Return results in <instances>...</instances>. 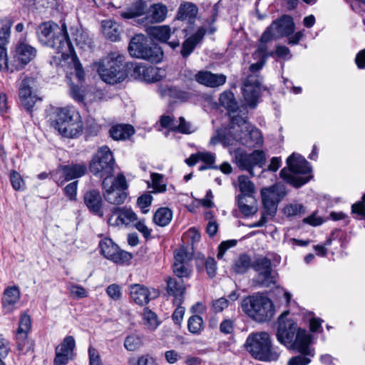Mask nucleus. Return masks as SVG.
<instances>
[{"label": "nucleus", "instance_id": "1", "mask_svg": "<svg viewBox=\"0 0 365 365\" xmlns=\"http://www.w3.org/2000/svg\"><path fill=\"white\" fill-rule=\"evenodd\" d=\"M289 315V311H284L278 317L277 339L289 349L306 351L307 344L310 343V335L305 329L299 327L294 319Z\"/></svg>", "mask_w": 365, "mask_h": 365}, {"label": "nucleus", "instance_id": "2", "mask_svg": "<svg viewBox=\"0 0 365 365\" xmlns=\"http://www.w3.org/2000/svg\"><path fill=\"white\" fill-rule=\"evenodd\" d=\"M38 41L43 45L51 47L62 56L73 54L74 48L68 37L65 23L60 27L53 21L41 24L36 31Z\"/></svg>", "mask_w": 365, "mask_h": 365}, {"label": "nucleus", "instance_id": "3", "mask_svg": "<svg viewBox=\"0 0 365 365\" xmlns=\"http://www.w3.org/2000/svg\"><path fill=\"white\" fill-rule=\"evenodd\" d=\"M245 346L255 359L262 361H277L281 354L277 346H272L271 336L266 331L250 334Z\"/></svg>", "mask_w": 365, "mask_h": 365}, {"label": "nucleus", "instance_id": "4", "mask_svg": "<svg viewBox=\"0 0 365 365\" xmlns=\"http://www.w3.org/2000/svg\"><path fill=\"white\" fill-rule=\"evenodd\" d=\"M241 307L249 317L259 323L270 321L274 314L273 302L260 293L245 297L241 302Z\"/></svg>", "mask_w": 365, "mask_h": 365}, {"label": "nucleus", "instance_id": "5", "mask_svg": "<svg viewBox=\"0 0 365 365\" xmlns=\"http://www.w3.org/2000/svg\"><path fill=\"white\" fill-rule=\"evenodd\" d=\"M167 14V6L160 3L151 5L146 12L145 5L143 3L135 4L126 11L120 12L123 19H133L137 24L145 26L150 24L163 22L166 19Z\"/></svg>", "mask_w": 365, "mask_h": 365}, {"label": "nucleus", "instance_id": "6", "mask_svg": "<svg viewBox=\"0 0 365 365\" xmlns=\"http://www.w3.org/2000/svg\"><path fill=\"white\" fill-rule=\"evenodd\" d=\"M287 168H284L279 173L280 178L295 187L307 183L311 175L302 176L312 171L309 163L299 154L293 153L287 159Z\"/></svg>", "mask_w": 365, "mask_h": 365}, {"label": "nucleus", "instance_id": "7", "mask_svg": "<svg viewBox=\"0 0 365 365\" xmlns=\"http://www.w3.org/2000/svg\"><path fill=\"white\" fill-rule=\"evenodd\" d=\"M125 56L118 51L110 53L101 63L98 72L101 79L107 83L115 84L125 79Z\"/></svg>", "mask_w": 365, "mask_h": 365}, {"label": "nucleus", "instance_id": "8", "mask_svg": "<svg viewBox=\"0 0 365 365\" xmlns=\"http://www.w3.org/2000/svg\"><path fill=\"white\" fill-rule=\"evenodd\" d=\"M128 52L133 57L142 58L152 63H159L163 59V52L157 44H150L143 34L135 35L130 41Z\"/></svg>", "mask_w": 365, "mask_h": 365}, {"label": "nucleus", "instance_id": "9", "mask_svg": "<svg viewBox=\"0 0 365 365\" xmlns=\"http://www.w3.org/2000/svg\"><path fill=\"white\" fill-rule=\"evenodd\" d=\"M231 128L234 131V138L247 146L262 145L263 140L259 129L251 125L246 117L239 115L231 117Z\"/></svg>", "mask_w": 365, "mask_h": 365}, {"label": "nucleus", "instance_id": "10", "mask_svg": "<svg viewBox=\"0 0 365 365\" xmlns=\"http://www.w3.org/2000/svg\"><path fill=\"white\" fill-rule=\"evenodd\" d=\"M265 61L266 60L259 58L257 63L251 64L250 70L252 73L249 75L243 83L242 93L244 99L247 105L252 108L256 106L261 91L260 77L257 74V72L262 68Z\"/></svg>", "mask_w": 365, "mask_h": 365}, {"label": "nucleus", "instance_id": "11", "mask_svg": "<svg viewBox=\"0 0 365 365\" xmlns=\"http://www.w3.org/2000/svg\"><path fill=\"white\" fill-rule=\"evenodd\" d=\"M105 200L113 205L123 204L127 198L128 184L125 177L118 174L115 178L106 177L102 183Z\"/></svg>", "mask_w": 365, "mask_h": 365}, {"label": "nucleus", "instance_id": "12", "mask_svg": "<svg viewBox=\"0 0 365 365\" xmlns=\"http://www.w3.org/2000/svg\"><path fill=\"white\" fill-rule=\"evenodd\" d=\"M115 160L108 146L100 148L90 164V170L100 178H110L113 172Z\"/></svg>", "mask_w": 365, "mask_h": 365}, {"label": "nucleus", "instance_id": "13", "mask_svg": "<svg viewBox=\"0 0 365 365\" xmlns=\"http://www.w3.org/2000/svg\"><path fill=\"white\" fill-rule=\"evenodd\" d=\"M37 53L36 48L30 44L19 41L11 51L10 59L11 71L24 68L29 62L34 59Z\"/></svg>", "mask_w": 365, "mask_h": 365}, {"label": "nucleus", "instance_id": "14", "mask_svg": "<svg viewBox=\"0 0 365 365\" xmlns=\"http://www.w3.org/2000/svg\"><path fill=\"white\" fill-rule=\"evenodd\" d=\"M295 25L292 18L283 15L274 20L262 34L263 41H272L284 36H289L294 31Z\"/></svg>", "mask_w": 365, "mask_h": 365}, {"label": "nucleus", "instance_id": "15", "mask_svg": "<svg viewBox=\"0 0 365 365\" xmlns=\"http://www.w3.org/2000/svg\"><path fill=\"white\" fill-rule=\"evenodd\" d=\"M262 201L267 215L274 216L277 209L278 203L287 195L284 184L278 182L261 190Z\"/></svg>", "mask_w": 365, "mask_h": 365}, {"label": "nucleus", "instance_id": "16", "mask_svg": "<svg viewBox=\"0 0 365 365\" xmlns=\"http://www.w3.org/2000/svg\"><path fill=\"white\" fill-rule=\"evenodd\" d=\"M265 155L263 151L255 150L252 153H247L241 149L235 151V163L240 170H247L251 175H254L253 168H260L264 164Z\"/></svg>", "mask_w": 365, "mask_h": 365}, {"label": "nucleus", "instance_id": "17", "mask_svg": "<svg viewBox=\"0 0 365 365\" xmlns=\"http://www.w3.org/2000/svg\"><path fill=\"white\" fill-rule=\"evenodd\" d=\"M37 83L34 78L26 76L19 84V96L22 106L30 111L38 98L36 94Z\"/></svg>", "mask_w": 365, "mask_h": 365}, {"label": "nucleus", "instance_id": "18", "mask_svg": "<svg viewBox=\"0 0 365 365\" xmlns=\"http://www.w3.org/2000/svg\"><path fill=\"white\" fill-rule=\"evenodd\" d=\"M101 253L106 259L116 264H123L132 259V255L120 250L116 244L110 238H104L100 242Z\"/></svg>", "mask_w": 365, "mask_h": 365}, {"label": "nucleus", "instance_id": "19", "mask_svg": "<svg viewBox=\"0 0 365 365\" xmlns=\"http://www.w3.org/2000/svg\"><path fill=\"white\" fill-rule=\"evenodd\" d=\"M13 21L9 18L0 19V71H11L10 61L8 59L4 46L10 37V30Z\"/></svg>", "mask_w": 365, "mask_h": 365}, {"label": "nucleus", "instance_id": "20", "mask_svg": "<svg viewBox=\"0 0 365 365\" xmlns=\"http://www.w3.org/2000/svg\"><path fill=\"white\" fill-rule=\"evenodd\" d=\"M76 341L73 336H67L56 347L53 365H66L73 359Z\"/></svg>", "mask_w": 365, "mask_h": 365}, {"label": "nucleus", "instance_id": "21", "mask_svg": "<svg viewBox=\"0 0 365 365\" xmlns=\"http://www.w3.org/2000/svg\"><path fill=\"white\" fill-rule=\"evenodd\" d=\"M132 76L138 80L146 82H155L160 81L165 76V71L162 68L148 66L145 63H136L133 66Z\"/></svg>", "mask_w": 365, "mask_h": 365}, {"label": "nucleus", "instance_id": "22", "mask_svg": "<svg viewBox=\"0 0 365 365\" xmlns=\"http://www.w3.org/2000/svg\"><path fill=\"white\" fill-rule=\"evenodd\" d=\"M138 220L137 215L132 209L123 207H114L108 220V223L114 227L128 225Z\"/></svg>", "mask_w": 365, "mask_h": 365}, {"label": "nucleus", "instance_id": "23", "mask_svg": "<svg viewBox=\"0 0 365 365\" xmlns=\"http://www.w3.org/2000/svg\"><path fill=\"white\" fill-rule=\"evenodd\" d=\"M195 80L209 88H216L226 83L227 77L222 73H212L209 71H200L195 75Z\"/></svg>", "mask_w": 365, "mask_h": 365}, {"label": "nucleus", "instance_id": "24", "mask_svg": "<svg viewBox=\"0 0 365 365\" xmlns=\"http://www.w3.org/2000/svg\"><path fill=\"white\" fill-rule=\"evenodd\" d=\"M21 297V292L17 286L6 287L1 298L2 309L4 313H11L16 309V305Z\"/></svg>", "mask_w": 365, "mask_h": 365}, {"label": "nucleus", "instance_id": "25", "mask_svg": "<svg viewBox=\"0 0 365 365\" xmlns=\"http://www.w3.org/2000/svg\"><path fill=\"white\" fill-rule=\"evenodd\" d=\"M83 128V124L79 114L76 117H74L73 120L63 124L62 126L58 127L56 130L63 137L75 138L82 133Z\"/></svg>", "mask_w": 365, "mask_h": 365}, {"label": "nucleus", "instance_id": "26", "mask_svg": "<svg viewBox=\"0 0 365 365\" xmlns=\"http://www.w3.org/2000/svg\"><path fill=\"white\" fill-rule=\"evenodd\" d=\"M84 202L93 214L102 217L103 216V200L99 191L93 190L84 195Z\"/></svg>", "mask_w": 365, "mask_h": 365}, {"label": "nucleus", "instance_id": "27", "mask_svg": "<svg viewBox=\"0 0 365 365\" xmlns=\"http://www.w3.org/2000/svg\"><path fill=\"white\" fill-rule=\"evenodd\" d=\"M167 291L169 294L174 297V303L180 305L183 299L185 292V286L182 279L169 278L167 280Z\"/></svg>", "mask_w": 365, "mask_h": 365}, {"label": "nucleus", "instance_id": "28", "mask_svg": "<svg viewBox=\"0 0 365 365\" xmlns=\"http://www.w3.org/2000/svg\"><path fill=\"white\" fill-rule=\"evenodd\" d=\"M198 13L197 6L192 2L182 3L177 13V19L180 21H185L189 24H192L197 18Z\"/></svg>", "mask_w": 365, "mask_h": 365}, {"label": "nucleus", "instance_id": "29", "mask_svg": "<svg viewBox=\"0 0 365 365\" xmlns=\"http://www.w3.org/2000/svg\"><path fill=\"white\" fill-rule=\"evenodd\" d=\"M205 34V29L203 27H200L192 36L183 42L180 53L184 58L190 55L197 44L202 41Z\"/></svg>", "mask_w": 365, "mask_h": 365}, {"label": "nucleus", "instance_id": "30", "mask_svg": "<svg viewBox=\"0 0 365 365\" xmlns=\"http://www.w3.org/2000/svg\"><path fill=\"white\" fill-rule=\"evenodd\" d=\"M79 115L78 112L72 107L58 108L55 110V120L53 121V126L56 129L63 124L73 120L74 117Z\"/></svg>", "mask_w": 365, "mask_h": 365}, {"label": "nucleus", "instance_id": "31", "mask_svg": "<svg viewBox=\"0 0 365 365\" xmlns=\"http://www.w3.org/2000/svg\"><path fill=\"white\" fill-rule=\"evenodd\" d=\"M130 295L132 299L139 305H143L150 301V292L143 285L135 284L130 286Z\"/></svg>", "mask_w": 365, "mask_h": 365}, {"label": "nucleus", "instance_id": "32", "mask_svg": "<svg viewBox=\"0 0 365 365\" xmlns=\"http://www.w3.org/2000/svg\"><path fill=\"white\" fill-rule=\"evenodd\" d=\"M66 180H71L84 175L87 170L84 163H71L61 168Z\"/></svg>", "mask_w": 365, "mask_h": 365}, {"label": "nucleus", "instance_id": "33", "mask_svg": "<svg viewBox=\"0 0 365 365\" xmlns=\"http://www.w3.org/2000/svg\"><path fill=\"white\" fill-rule=\"evenodd\" d=\"M148 34L153 38L162 43H166L170 38L172 33L175 29H172L168 25L150 26L147 29Z\"/></svg>", "mask_w": 365, "mask_h": 365}, {"label": "nucleus", "instance_id": "34", "mask_svg": "<svg viewBox=\"0 0 365 365\" xmlns=\"http://www.w3.org/2000/svg\"><path fill=\"white\" fill-rule=\"evenodd\" d=\"M104 36L111 41H118L120 38L121 30L120 26L111 19L104 20L101 23Z\"/></svg>", "mask_w": 365, "mask_h": 365}, {"label": "nucleus", "instance_id": "35", "mask_svg": "<svg viewBox=\"0 0 365 365\" xmlns=\"http://www.w3.org/2000/svg\"><path fill=\"white\" fill-rule=\"evenodd\" d=\"M237 205L240 212L245 216L252 215L257 211L253 196L238 195Z\"/></svg>", "mask_w": 365, "mask_h": 365}, {"label": "nucleus", "instance_id": "36", "mask_svg": "<svg viewBox=\"0 0 365 365\" xmlns=\"http://www.w3.org/2000/svg\"><path fill=\"white\" fill-rule=\"evenodd\" d=\"M110 137L115 140H123L134 134V129L130 125H116L110 129Z\"/></svg>", "mask_w": 365, "mask_h": 365}, {"label": "nucleus", "instance_id": "37", "mask_svg": "<svg viewBox=\"0 0 365 365\" xmlns=\"http://www.w3.org/2000/svg\"><path fill=\"white\" fill-rule=\"evenodd\" d=\"M71 34L72 40L76 43V46L80 48H84L86 46H90L91 41L88 34L82 29L71 28Z\"/></svg>", "mask_w": 365, "mask_h": 365}, {"label": "nucleus", "instance_id": "38", "mask_svg": "<svg viewBox=\"0 0 365 365\" xmlns=\"http://www.w3.org/2000/svg\"><path fill=\"white\" fill-rule=\"evenodd\" d=\"M173 217L172 211L167 207L159 208L153 216L154 222L161 227L168 225Z\"/></svg>", "mask_w": 365, "mask_h": 365}, {"label": "nucleus", "instance_id": "39", "mask_svg": "<svg viewBox=\"0 0 365 365\" xmlns=\"http://www.w3.org/2000/svg\"><path fill=\"white\" fill-rule=\"evenodd\" d=\"M299 355L294 356L289 360L288 365H307L311 361V358L314 356L313 350L307 344V350L306 351H299Z\"/></svg>", "mask_w": 365, "mask_h": 365}, {"label": "nucleus", "instance_id": "40", "mask_svg": "<svg viewBox=\"0 0 365 365\" xmlns=\"http://www.w3.org/2000/svg\"><path fill=\"white\" fill-rule=\"evenodd\" d=\"M143 322L145 327L151 331L158 328L160 321L155 313L148 308H145L143 312Z\"/></svg>", "mask_w": 365, "mask_h": 365}, {"label": "nucleus", "instance_id": "41", "mask_svg": "<svg viewBox=\"0 0 365 365\" xmlns=\"http://www.w3.org/2000/svg\"><path fill=\"white\" fill-rule=\"evenodd\" d=\"M220 103L230 112H235L237 108V103L235 100L234 94L231 91H225L220 94Z\"/></svg>", "mask_w": 365, "mask_h": 365}, {"label": "nucleus", "instance_id": "42", "mask_svg": "<svg viewBox=\"0 0 365 365\" xmlns=\"http://www.w3.org/2000/svg\"><path fill=\"white\" fill-rule=\"evenodd\" d=\"M16 343L18 350L24 354L34 350V341L28 338V335L16 334Z\"/></svg>", "mask_w": 365, "mask_h": 365}, {"label": "nucleus", "instance_id": "43", "mask_svg": "<svg viewBox=\"0 0 365 365\" xmlns=\"http://www.w3.org/2000/svg\"><path fill=\"white\" fill-rule=\"evenodd\" d=\"M251 267H252V264L250 257L247 255H242L235 260L233 269L238 274H243Z\"/></svg>", "mask_w": 365, "mask_h": 365}, {"label": "nucleus", "instance_id": "44", "mask_svg": "<svg viewBox=\"0 0 365 365\" xmlns=\"http://www.w3.org/2000/svg\"><path fill=\"white\" fill-rule=\"evenodd\" d=\"M239 188L241 194L239 195L252 196L255 192V185L245 175L238 177Z\"/></svg>", "mask_w": 365, "mask_h": 365}, {"label": "nucleus", "instance_id": "45", "mask_svg": "<svg viewBox=\"0 0 365 365\" xmlns=\"http://www.w3.org/2000/svg\"><path fill=\"white\" fill-rule=\"evenodd\" d=\"M196 130L197 127L187 121L183 117H180L176 125L173 127V131L182 134H191Z\"/></svg>", "mask_w": 365, "mask_h": 365}, {"label": "nucleus", "instance_id": "46", "mask_svg": "<svg viewBox=\"0 0 365 365\" xmlns=\"http://www.w3.org/2000/svg\"><path fill=\"white\" fill-rule=\"evenodd\" d=\"M283 211L287 217H291L303 214L304 208L302 204L294 202L284 206Z\"/></svg>", "mask_w": 365, "mask_h": 365}, {"label": "nucleus", "instance_id": "47", "mask_svg": "<svg viewBox=\"0 0 365 365\" xmlns=\"http://www.w3.org/2000/svg\"><path fill=\"white\" fill-rule=\"evenodd\" d=\"M255 282L260 287H268L274 283V277L272 275V270L257 273Z\"/></svg>", "mask_w": 365, "mask_h": 365}, {"label": "nucleus", "instance_id": "48", "mask_svg": "<svg viewBox=\"0 0 365 365\" xmlns=\"http://www.w3.org/2000/svg\"><path fill=\"white\" fill-rule=\"evenodd\" d=\"M188 330L192 334H199L203 329V320L198 315L190 317L187 322Z\"/></svg>", "mask_w": 365, "mask_h": 365}, {"label": "nucleus", "instance_id": "49", "mask_svg": "<svg viewBox=\"0 0 365 365\" xmlns=\"http://www.w3.org/2000/svg\"><path fill=\"white\" fill-rule=\"evenodd\" d=\"M142 339L137 335H129L124 341V347L129 351H133L142 346Z\"/></svg>", "mask_w": 365, "mask_h": 365}, {"label": "nucleus", "instance_id": "50", "mask_svg": "<svg viewBox=\"0 0 365 365\" xmlns=\"http://www.w3.org/2000/svg\"><path fill=\"white\" fill-rule=\"evenodd\" d=\"M173 271L177 278L182 279L183 277L188 278L192 272L191 268L188 264H180L179 262H174Z\"/></svg>", "mask_w": 365, "mask_h": 365}, {"label": "nucleus", "instance_id": "51", "mask_svg": "<svg viewBox=\"0 0 365 365\" xmlns=\"http://www.w3.org/2000/svg\"><path fill=\"white\" fill-rule=\"evenodd\" d=\"M10 181L12 187L17 191L24 190L25 189V182L20 173L15 170L10 173Z\"/></svg>", "mask_w": 365, "mask_h": 365}, {"label": "nucleus", "instance_id": "52", "mask_svg": "<svg viewBox=\"0 0 365 365\" xmlns=\"http://www.w3.org/2000/svg\"><path fill=\"white\" fill-rule=\"evenodd\" d=\"M252 268L257 273L272 270L271 262L267 257L258 258L253 264Z\"/></svg>", "mask_w": 365, "mask_h": 365}, {"label": "nucleus", "instance_id": "53", "mask_svg": "<svg viewBox=\"0 0 365 365\" xmlns=\"http://www.w3.org/2000/svg\"><path fill=\"white\" fill-rule=\"evenodd\" d=\"M192 255L188 252L185 247H180L175 252L174 262H179L180 264H188L192 259Z\"/></svg>", "mask_w": 365, "mask_h": 365}, {"label": "nucleus", "instance_id": "54", "mask_svg": "<svg viewBox=\"0 0 365 365\" xmlns=\"http://www.w3.org/2000/svg\"><path fill=\"white\" fill-rule=\"evenodd\" d=\"M31 327V322L30 317L28 314H24L21 315L16 334L28 335Z\"/></svg>", "mask_w": 365, "mask_h": 365}, {"label": "nucleus", "instance_id": "55", "mask_svg": "<svg viewBox=\"0 0 365 365\" xmlns=\"http://www.w3.org/2000/svg\"><path fill=\"white\" fill-rule=\"evenodd\" d=\"M199 159L206 164V165H202L200 167V170H203L212 168V165L215 162V155L210 153L199 152Z\"/></svg>", "mask_w": 365, "mask_h": 365}, {"label": "nucleus", "instance_id": "56", "mask_svg": "<svg viewBox=\"0 0 365 365\" xmlns=\"http://www.w3.org/2000/svg\"><path fill=\"white\" fill-rule=\"evenodd\" d=\"M68 289L71 297L73 298L81 299L88 296V292L81 285L72 284L69 286Z\"/></svg>", "mask_w": 365, "mask_h": 365}, {"label": "nucleus", "instance_id": "57", "mask_svg": "<svg viewBox=\"0 0 365 365\" xmlns=\"http://www.w3.org/2000/svg\"><path fill=\"white\" fill-rule=\"evenodd\" d=\"M269 41H263L262 36H261L260 43L255 53V54L258 56L259 58L266 60L268 56L273 55V52L268 51L267 43Z\"/></svg>", "mask_w": 365, "mask_h": 365}, {"label": "nucleus", "instance_id": "58", "mask_svg": "<svg viewBox=\"0 0 365 365\" xmlns=\"http://www.w3.org/2000/svg\"><path fill=\"white\" fill-rule=\"evenodd\" d=\"M152 200L153 197L149 193L142 195L138 198L137 203L138 207L141 209L143 213L145 214L148 212V210L146 208L151 205Z\"/></svg>", "mask_w": 365, "mask_h": 365}, {"label": "nucleus", "instance_id": "59", "mask_svg": "<svg viewBox=\"0 0 365 365\" xmlns=\"http://www.w3.org/2000/svg\"><path fill=\"white\" fill-rule=\"evenodd\" d=\"M237 243L236 240H229L222 242L218 247L217 258L222 259L225 252L230 248L234 247Z\"/></svg>", "mask_w": 365, "mask_h": 365}, {"label": "nucleus", "instance_id": "60", "mask_svg": "<svg viewBox=\"0 0 365 365\" xmlns=\"http://www.w3.org/2000/svg\"><path fill=\"white\" fill-rule=\"evenodd\" d=\"M362 202H358L351 207L352 212L356 214L359 219L365 220V194L363 195Z\"/></svg>", "mask_w": 365, "mask_h": 365}, {"label": "nucleus", "instance_id": "61", "mask_svg": "<svg viewBox=\"0 0 365 365\" xmlns=\"http://www.w3.org/2000/svg\"><path fill=\"white\" fill-rule=\"evenodd\" d=\"M162 175L158 173H152L151 174V180L153 185V188L159 192H162L165 191L166 186L164 184L161 183L162 181Z\"/></svg>", "mask_w": 365, "mask_h": 365}, {"label": "nucleus", "instance_id": "62", "mask_svg": "<svg viewBox=\"0 0 365 365\" xmlns=\"http://www.w3.org/2000/svg\"><path fill=\"white\" fill-rule=\"evenodd\" d=\"M107 294L114 300H118L121 297L120 287L116 284L109 285L106 289Z\"/></svg>", "mask_w": 365, "mask_h": 365}, {"label": "nucleus", "instance_id": "63", "mask_svg": "<svg viewBox=\"0 0 365 365\" xmlns=\"http://www.w3.org/2000/svg\"><path fill=\"white\" fill-rule=\"evenodd\" d=\"M88 355L90 365H102L99 352L94 347L88 348Z\"/></svg>", "mask_w": 365, "mask_h": 365}, {"label": "nucleus", "instance_id": "64", "mask_svg": "<svg viewBox=\"0 0 365 365\" xmlns=\"http://www.w3.org/2000/svg\"><path fill=\"white\" fill-rule=\"evenodd\" d=\"M229 305V302L227 299L221 297L213 302L212 309L215 312H221Z\"/></svg>", "mask_w": 365, "mask_h": 365}]
</instances>
